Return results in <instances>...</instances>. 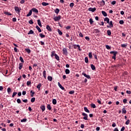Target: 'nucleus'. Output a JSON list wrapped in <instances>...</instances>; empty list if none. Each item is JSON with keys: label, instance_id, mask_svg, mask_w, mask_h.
Instances as JSON below:
<instances>
[{"label": "nucleus", "instance_id": "f257e3e1", "mask_svg": "<svg viewBox=\"0 0 131 131\" xmlns=\"http://www.w3.org/2000/svg\"><path fill=\"white\" fill-rule=\"evenodd\" d=\"M110 54H113V56H112V59L114 60H116V55H117V51H111Z\"/></svg>", "mask_w": 131, "mask_h": 131}, {"label": "nucleus", "instance_id": "f03ea898", "mask_svg": "<svg viewBox=\"0 0 131 131\" xmlns=\"http://www.w3.org/2000/svg\"><path fill=\"white\" fill-rule=\"evenodd\" d=\"M14 10L16 13H17V14H20V13H21V8H19L17 6L14 7Z\"/></svg>", "mask_w": 131, "mask_h": 131}, {"label": "nucleus", "instance_id": "7ed1b4c3", "mask_svg": "<svg viewBox=\"0 0 131 131\" xmlns=\"http://www.w3.org/2000/svg\"><path fill=\"white\" fill-rule=\"evenodd\" d=\"M82 116H84L83 119H84V120H89V119H88V117H89L88 114H85V113H82Z\"/></svg>", "mask_w": 131, "mask_h": 131}, {"label": "nucleus", "instance_id": "20e7f679", "mask_svg": "<svg viewBox=\"0 0 131 131\" xmlns=\"http://www.w3.org/2000/svg\"><path fill=\"white\" fill-rule=\"evenodd\" d=\"M53 19L55 21H60V20L61 19V15H58V16H56V17H54Z\"/></svg>", "mask_w": 131, "mask_h": 131}, {"label": "nucleus", "instance_id": "39448f33", "mask_svg": "<svg viewBox=\"0 0 131 131\" xmlns=\"http://www.w3.org/2000/svg\"><path fill=\"white\" fill-rule=\"evenodd\" d=\"M108 24L109 25L106 26V27L107 28H112V27H113V23L112 22V20H111Z\"/></svg>", "mask_w": 131, "mask_h": 131}, {"label": "nucleus", "instance_id": "423d86ee", "mask_svg": "<svg viewBox=\"0 0 131 131\" xmlns=\"http://www.w3.org/2000/svg\"><path fill=\"white\" fill-rule=\"evenodd\" d=\"M97 10V9H96V8H92L90 7L88 9V11H89V12H92V13H94L96 10Z\"/></svg>", "mask_w": 131, "mask_h": 131}, {"label": "nucleus", "instance_id": "0eeeda50", "mask_svg": "<svg viewBox=\"0 0 131 131\" xmlns=\"http://www.w3.org/2000/svg\"><path fill=\"white\" fill-rule=\"evenodd\" d=\"M73 46L74 47V49H77L78 48V50H79V51H81V49H80V46L79 45H74Z\"/></svg>", "mask_w": 131, "mask_h": 131}, {"label": "nucleus", "instance_id": "6e6552de", "mask_svg": "<svg viewBox=\"0 0 131 131\" xmlns=\"http://www.w3.org/2000/svg\"><path fill=\"white\" fill-rule=\"evenodd\" d=\"M82 75H83L86 78H88V79H91V76L89 75H86V74L84 73H82Z\"/></svg>", "mask_w": 131, "mask_h": 131}, {"label": "nucleus", "instance_id": "1a4fd4ad", "mask_svg": "<svg viewBox=\"0 0 131 131\" xmlns=\"http://www.w3.org/2000/svg\"><path fill=\"white\" fill-rule=\"evenodd\" d=\"M32 11L34 13H36V14H38V10L35 8H33L32 9Z\"/></svg>", "mask_w": 131, "mask_h": 131}, {"label": "nucleus", "instance_id": "9d476101", "mask_svg": "<svg viewBox=\"0 0 131 131\" xmlns=\"http://www.w3.org/2000/svg\"><path fill=\"white\" fill-rule=\"evenodd\" d=\"M62 52H63V54H64L65 55H67V54H68V51H67V49L65 48L62 49Z\"/></svg>", "mask_w": 131, "mask_h": 131}, {"label": "nucleus", "instance_id": "9b49d317", "mask_svg": "<svg viewBox=\"0 0 131 131\" xmlns=\"http://www.w3.org/2000/svg\"><path fill=\"white\" fill-rule=\"evenodd\" d=\"M104 22H106V23H107V24H109L110 19L109 18H108V17H105V18L104 19Z\"/></svg>", "mask_w": 131, "mask_h": 131}, {"label": "nucleus", "instance_id": "f8f14e48", "mask_svg": "<svg viewBox=\"0 0 131 131\" xmlns=\"http://www.w3.org/2000/svg\"><path fill=\"white\" fill-rule=\"evenodd\" d=\"M58 85L60 88V89H61L63 91H64V90H65V88H64V87L63 86H62V85L60 84L59 82H58Z\"/></svg>", "mask_w": 131, "mask_h": 131}, {"label": "nucleus", "instance_id": "ddd939ff", "mask_svg": "<svg viewBox=\"0 0 131 131\" xmlns=\"http://www.w3.org/2000/svg\"><path fill=\"white\" fill-rule=\"evenodd\" d=\"M23 67V63H19V67H18L19 70H21V69H22Z\"/></svg>", "mask_w": 131, "mask_h": 131}, {"label": "nucleus", "instance_id": "4468645a", "mask_svg": "<svg viewBox=\"0 0 131 131\" xmlns=\"http://www.w3.org/2000/svg\"><path fill=\"white\" fill-rule=\"evenodd\" d=\"M93 31L94 33H100V30L98 29H95Z\"/></svg>", "mask_w": 131, "mask_h": 131}, {"label": "nucleus", "instance_id": "2eb2a0df", "mask_svg": "<svg viewBox=\"0 0 131 131\" xmlns=\"http://www.w3.org/2000/svg\"><path fill=\"white\" fill-rule=\"evenodd\" d=\"M55 55H57V54H56V52L55 51H52L51 52V58H53V57H54V56H55Z\"/></svg>", "mask_w": 131, "mask_h": 131}, {"label": "nucleus", "instance_id": "dca6fc26", "mask_svg": "<svg viewBox=\"0 0 131 131\" xmlns=\"http://www.w3.org/2000/svg\"><path fill=\"white\" fill-rule=\"evenodd\" d=\"M101 14H102L103 16L104 17H107V13L104 11H101Z\"/></svg>", "mask_w": 131, "mask_h": 131}, {"label": "nucleus", "instance_id": "f3484780", "mask_svg": "<svg viewBox=\"0 0 131 131\" xmlns=\"http://www.w3.org/2000/svg\"><path fill=\"white\" fill-rule=\"evenodd\" d=\"M32 14V9L29 11V13L27 15V17H29L30 16H31Z\"/></svg>", "mask_w": 131, "mask_h": 131}, {"label": "nucleus", "instance_id": "a211bd4d", "mask_svg": "<svg viewBox=\"0 0 131 131\" xmlns=\"http://www.w3.org/2000/svg\"><path fill=\"white\" fill-rule=\"evenodd\" d=\"M54 12L57 14V15H58L59 14V12H60V9L56 8L55 10H54Z\"/></svg>", "mask_w": 131, "mask_h": 131}, {"label": "nucleus", "instance_id": "6ab92c4d", "mask_svg": "<svg viewBox=\"0 0 131 131\" xmlns=\"http://www.w3.org/2000/svg\"><path fill=\"white\" fill-rule=\"evenodd\" d=\"M42 74L44 78H47V74H46V70H44L43 71Z\"/></svg>", "mask_w": 131, "mask_h": 131}, {"label": "nucleus", "instance_id": "aec40b11", "mask_svg": "<svg viewBox=\"0 0 131 131\" xmlns=\"http://www.w3.org/2000/svg\"><path fill=\"white\" fill-rule=\"evenodd\" d=\"M84 110L85 112H86L87 113H90V110L88 108L86 107H84Z\"/></svg>", "mask_w": 131, "mask_h": 131}, {"label": "nucleus", "instance_id": "412c9836", "mask_svg": "<svg viewBox=\"0 0 131 131\" xmlns=\"http://www.w3.org/2000/svg\"><path fill=\"white\" fill-rule=\"evenodd\" d=\"M41 87V83H39L37 85V89H38V91H40V88Z\"/></svg>", "mask_w": 131, "mask_h": 131}, {"label": "nucleus", "instance_id": "4be33fe9", "mask_svg": "<svg viewBox=\"0 0 131 131\" xmlns=\"http://www.w3.org/2000/svg\"><path fill=\"white\" fill-rule=\"evenodd\" d=\"M46 29H47V30H48V31H52V29L51 28V27H50V26L49 25L47 26Z\"/></svg>", "mask_w": 131, "mask_h": 131}, {"label": "nucleus", "instance_id": "5701e85b", "mask_svg": "<svg viewBox=\"0 0 131 131\" xmlns=\"http://www.w3.org/2000/svg\"><path fill=\"white\" fill-rule=\"evenodd\" d=\"M122 113H123V114H126V111L125 110V107H123L122 109Z\"/></svg>", "mask_w": 131, "mask_h": 131}, {"label": "nucleus", "instance_id": "b1692460", "mask_svg": "<svg viewBox=\"0 0 131 131\" xmlns=\"http://www.w3.org/2000/svg\"><path fill=\"white\" fill-rule=\"evenodd\" d=\"M37 24H38V25H39V26L40 27H42L41 23L40 22V19H38L37 20Z\"/></svg>", "mask_w": 131, "mask_h": 131}, {"label": "nucleus", "instance_id": "393cba45", "mask_svg": "<svg viewBox=\"0 0 131 131\" xmlns=\"http://www.w3.org/2000/svg\"><path fill=\"white\" fill-rule=\"evenodd\" d=\"M52 103L53 105H56V104H57V100H56V99H53L52 100Z\"/></svg>", "mask_w": 131, "mask_h": 131}, {"label": "nucleus", "instance_id": "a878e982", "mask_svg": "<svg viewBox=\"0 0 131 131\" xmlns=\"http://www.w3.org/2000/svg\"><path fill=\"white\" fill-rule=\"evenodd\" d=\"M36 28L38 30V32H41V29H40V28H39L38 26H36Z\"/></svg>", "mask_w": 131, "mask_h": 131}, {"label": "nucleus", "instance_id": "bb28decb", "mask_svg": "<svg viewBox=\"0 0 131 131\" xmlns=\"http://www.w3.org/2000/svg\"><path fill=\"white\" fill-rule=\"evenodd\" d=\"M25 51H26L28 53V54H30V53L31 52V51L30 50V49H29L27 48H26L25 49Z\"/></svg>", "mask_w": 131, "mask_h": 131}, {"label": "nucleus", "instance_id": "cd10ccee", "mask_svg": "<svg viewBox=\"0 0 131 131\" xmlns=\"http://www.w3.org/2000/svg\"><path fill=\"white\" fill-rule=\"evenodd\" d=\"M91 68L93 70H96V67H95L93 64H91Z\"/></svg>", "mask_w": 131, "mask_h": 131}, {"label": "nucleus", "instance_id": "c85d7f7f", "mask_svg": "<svg viewBox=\"0 0 131 131\" xmlns=\"http://www.w3.org/2000/svg\"><path fill=\"white\" fill-rule=\"evenodd\" d=\"M54 57L55 59L57 60V61H59L60 60V57H59V56H58V55L55 54Z\"/></svg>", "mask_w": 131, "mask_h": 131}, {"label": "nucleus", "instance_id": "c756f323", "mask_svg": "<svg viewBox=\"0 0 131 131\" xmlns=\"http://www.w3.org/2000/svg\"><path fill=\"white\" fill-rule=\"evenodd\" d=\"M4 14L5 15H7L8 16H12V13L8 12H4Z\"/></svg>", "mask_w": 131, "mask_h": 131}, {"label": "nucleus", "instance_id": "7c9ffc66", "mask_svg": "<svg viewBox=\"0 0 131 131\" xmlns=\"http://www.w3.org/2000/svg\"><path fill=\"white\" fill-rule=\"evenodd\" d=\"M30 94H31V97H33V96H34V94H35V93L33 91L31 90L30 91Z\"/></svg>", "mask_w": 131, "mask_h": 131}, {"label": "nucleus", "instance_id": "2f4dec72", "mask_svg": "<svg viewBox=\"0 0 131 131\" xmlns=\"http://www.w3.org/2000/svg\"><path fill=\"white\" fill-rule=\"evenodd\" d=\"M47 108L48 110H52V106H51L50 104H47Z\"/></svg>", "mask_w": 131, "mask_h": 131}, {"label": "nucleus", "instance_id": "473e14b6", "mask_svg": "<svg viewBox=\"0 0 131 131\" xmlns=\"http://www.w3.org/2000/svg\"><path fill=\"white\" fill-rule=\"evenodd\" d=\"M41 109L42 112H43V111H45V110H46V106H45V105H42V106H41Z\"/></svg>", "mask_w": 131, "mask_h": 131}, {"label": "nucleus", "instance_id": "72a5a7b5", "mask_svg": "<svg viewBox=\"0 0 131 131\" xmlns=\"http://www.w3.org/2000/svg\"><path fill=\"white\" fill-rule=\"evenodd\" d=\"M39 35V37H41V38H43V37H46V35L42 34V33H40Z\"/></svg>", "mask_w": 131, "mask_h": 131}, {"label": "nucleus", "instance_id": "f704fd0d", "mask_svg": "<svg viewBox=\"0 0 131 131\" xmlns=\"http://www.w3.org/2000/svg\"><path fill=\"white\" fill-rule=\"evenodd\" d=\"M66 72V74H69V73H70V70H69V69H66L65 71Z\"/></svg>", "mask_w": 131, "mask_h": 131}, {"label": "nucleus", "instance_id": "c9c22d12", "mask_svg": "<svg viewBox=\"0 0 131 131\" xmlns=\"http://www.w3.org/2000/svg\"><path fill=\"white\" fill-rule=\"evenodd\" d=\"M48 80L49 81H52V80H53V78L52 77V76H49L48 77Z\"/></svg>", "mask_w": 131, "mask_h": 131}, {"label": "nucleus", "instance_id": "e433bc0d", "mask_svg": "<svg viewBox=\"0 0 131 131\" xmlns=\"http://www.w3.org/2000/svg\"><path fill=\"white\" fill-rule=\"evenodd\" d=\"M42 5L46 7L47 6H49V3H46V2H42Z\"/></svg>", "mask_w": 131, "mask_h": 131}, {"label": "nucleus", "instance_id": "4c0bfd02", "mask_svg": "<svg viewBox=\"0 0 131 131\" xmlns=\"http://www.w3.org/2000/svg\"><path fill=\"white\" fill-rule=\"evenodd\" d=\"M101 6H105V1L104 0H102L100 2Z\"/></svg>", "mask_w": 131, "mask_h": 131}, {"label": "nucleus", "instance_id": "58836bf2", "mask_svg": "<svg viewBox=\"0 0 131 131\" xmlns=\"http://www.w3.org/2000/svg\"><path fill=\"white\" fill-rule=\"evenodd\" d=\"M91 108H93L94 109H95V108H96V104H95L94 103H92L91 104Z\"/></svg>", "mask_w": 131, "mask_h": 131}, {"label": "nucleus", "instance_id": "ea45409f", "mask_svg": "<svg viewBox=\"0 0 131 131\" xmlns=\"http://www.w3.org/2000/svg\"><path fill=\"white\" fill-rule=\"evenodd\" d=\"M92 52H90L89 53V57L90 58V59H92V58H93V54H92Z\"/></svg>", "mask_w": 131, "mask_h": 131}, {"label": "nucleus", "instance_id": "a19ab883", "mask_svg": "<svg viewBox=\"0 0 131 131\" xmlns=\"http://www.w3.org/2000/svg\"><path fill=\"white\" fill-rule=\"evenodd\" d=\"M107 35H108V36H110V35H111V31H110V30H108L107 31Z\"/></svg>", "mask_w": 131, "mask_h": 131}, {"label": "nucleus", "instance_id": "79ce46f5", "mask_svg": "<svg viewBox=\"0 0 131 131\" xmlns=\"http://www.w3.org/2000/svg\"><path fill=\"white\" fill-rule=\"evenodd\" d=\"M31 103H34V102H35V98L34 97L32 98L31 99Z\"/></svg>", "mask_w": 131, "mask_h": 131}, {"label": "nucleus", "instance_id": "37998d69", "mask_svg": "<svg viewBox=\"0 0 131 131\" xmlns=\"http://www.w3.org/2000/svg\"><path fill=\"white\" fill-rule=\"evenodd\" d=\"M11 92H12V89H11L10 88H8L7 89V92L8 94H10Z\"/></svg>", "mask_w": 131, "mask_h": 131}, {"label": "nucleus", "instance_id": "c03bdc74", "mask_svg": "<svg viewBox=\"0 0 131 131\" xmlns=\"http://www.w3.org/2000/svg\"><path fill=\"white\" fill-rule=\"evenodd\" d=\"M57 31L58 32V34H59V35H62V34H63V33L62 32V31H61L60 30V29H58Z\"/></svg>", "mask_w": 131, "mask_h": 131}, {"label": "nucleus", "instance_id": "a18cd8bd", "mask_svg": "<svg viewBox=\"0 0 131 131\" xmlns=\"http://www.w3.org/2000/svg\"><path fill=\"white\" fill-rule=\"evenodd\" d=\"M79 33V36H80V37H83V35L82 34V33L80 32H78Z\"/></svg>", "mask_w": 131, "mask_h": 131}, {"label": "nucleus", "instance_id": "49530a36", "mask_svg": "<svg viewBox=\"0 0 131 131\" xmlns=\"http://www.w3.org/2000/svg\"><path fill=\"white\" fill-rule=\"evenodd\" d=\"M34 33V32L31 30L28 33V34H33Z\"/></svg>", "mask_w": 131, "mask_h": 131}, {"label": "nucleus", "instance_id": "de8ad7c7", "mask_svg": "<svg viewBox=\"0 0 131 131\" xmlns=\"http://www.w3.org/2000/svg\"><path fill=\"white\" fill-rule=\"evenodd\" d=\"M30 84H31V81H28L27 82V85L28 86H29V85H30Z\"/></svg>", "mask_w": 131, "mask_h": 131}, {"label": "nucleus", "instance_id": "09e8293b", "mask_svg": "<svg viewBox=\"0 0 131 131\" xmlns=\"http://www.w3.org/2000/svg\"><path fill=\"white\" fill-rule=\"evenodd\" d=\"M21 122H26L27 121V119L25 118L20 120Z\"/></svg>", "mask_w": 131, "mask_h": 131}, {"label": "nucleus", "instance_id": "8fccbe9b", "mask_svg": "<svg viewBox=\"0 0 131 131\" xmlns=\"http://www.w3.org/2000/svg\"><path fill=\"white\" fill-rule=\"evenodd\" d=\"M19 60H20V62H21V63H24V60L23 59V58L22 57L20 56L19 57Z\"/></svg>", "mask_w": 131, "mask_h": 131}, {"label": "nucleus", "instance_id": "3c124183", "mask_svg": "<svg viewBox=\"0 0 131 131\" xmlns=\"http://www.w3.org/2000/svg\"><path fill=\"white\" fill-rule=\"evenodd\" d=\"M17 94H18V93L17 92H13V94H12V98H14L15 96H16V95H17Z\"/></svg>", "mask_w": 131, "mask_h": 131}, {"label": "nucleus", "instance_id": "603ef678", "mask_svg": "<svg viewBox=\"0 0 131 131\" xmlns=\"http://www.w3.org/2000/svg\"><path fill=\"white\" fill-rule=\"evenodd\" d=\"M129 122H130V120L129 119L127 120V121L125 122V124L126 125H128V124H129Z\"/></svg>", "mask_w": 131, "mask_h": 131}, {"label": "nucleus", "instance_id": "864d4df0", "mask_svg": "<svg viewBox=\"0 0 131 131\" xmlns=\"http://www.w3.org/2000/svg\"><path fill=\"white\" fill-rule=\"evenodd\" d=\"M16 101H17V103H18V104H21V99L18 98Z\"/></svg>", "mask_w": 131, "mask_h": 131}, {"label": "nucleus", "instance_id": "5fc2aeb1", "mask_svg": "<svg viewBox=\"0 0 131 131\" xmlns=\"http://www.w3.org/2000/svg\"><path fill=\"white\" fill-rule=\"evenodd\" d=\"M70 7L71 8H73V7H74V3H70Z\"/></svg>", "mask_w": 131, "mask_h": 131}, {"label": "nucleus", "instance_id": "6e6d98bb", "mask_svg": "<svg viewBox=\"0 0 131 131\" xmlns=\"http://www.w3.org/2000/svg\"><path fill=\"white\" fill-rule=\"evenodd\" d=\"M85 62L86 63H89V58H88V57H85Z\"/></svg>", "mask_w": 131, "mask_h": 131}, {"label": "nucleus", "instance_id": "4d7b16f0", "mask_svg": "<svg viewBox=\"0 0 131 131\" xmlns=\"http://www.w3.org/2000/svg\"><path fill=\"white\" fill-rule=\"evenodd\" d=\"M105 48H106V49H107V50H110V49H111V47H110V46H109V45H106Z\"/></svg>", "mask_w": 131, "mask_h": 131}, {"label": "nucleus", "instance_id": "13d9d810", "mask_svg": "<svg viewBox=\"0 0 131 131\" xmlns=\"http://www.w3.org/2000/svg\"><path fill=\"white\" fill-rule=\"evenodd\" d=\"M127 45H126V44H122L121 45V47H122V48H126V46H127Z\"/></svg>", "mask_w": 131, "mask_h": 131}, {"label": "nucleus", "instance_id": "bf43d9fd", "mask_svg": "<svg viewBox=\"0 0 131 131\" xmlns=\"http://www.w3.org/2000/svg\"><path fill=\"white\" fill-rule=\"evenodd\" d=\"M127 102V100L126 99H124L123 100V102L124 103V104H126Z\"/></svg>", "mask_w": 131, "mask_h": 131}, {"label": "nucleus", "instance_id": "052dcab7", "mask_svg": "<svg viewBox=\"0 0 131 131\" xmlns=\"http://www.w3.org/2000/svg\"><path fill=\"white\" fill-rule=\"evenodd\" d=\"M69 94H70V95H73V94H74V91H71L69 92Z\"/></svg>", "mask_w": 131, "mask_h": 131}, {"label": "nucleus", "instance_id": "680f3d73", "mask_svg": "<svg viewBox=\"0 0 131 131\" xmlns=\"http://www.w3.org/2000/svg\"><path fill=\"white\" fill-rule=\"evenodd\" d=\"M116 4V1H114L111 2V5H113V6H114V5H115Z\"/></svg>", "mask_w": 131, "mask_h": 131}, {"label": "nucleus", "instance_id": "e2e57ef3", "mask_svg": "<svg viewBox=\"0 0 131 131\" xmlns=\"http://www.w3.org/2000/svg\"><path fill=\"white\" fill-rule=\"evenodd\" d=\"M89 21H90V24H93V23H94V21H93V19H92V18L90 19Z\"/></svg>", "mask_w": 131, "mask_h": 131}, {"label": "nucleus", "instance_id": "0e129e2a", "mask_svg": "<svg viewBox=\"0 0 131 131\" xmlns=\"http://www.w3.org/2000/svg\"><path fill=\"white\" fill-rule=\"evenodd\" d=\"M119 23H120V24H121V25H122V24H123L124 23V21H123V20H121L119 21Z\"/></svg>", "mask_w": 131, "mask_h": 131}, {"label": "nucleus", "instance_id": "69168bd1", "mask_svg": "<svg viewBox=\"0 0 131 131\" xmlns=\"http://www.w3.org/2000/svg\"><path fill=\"white\" fill-rule=\"evenodd\" d=\"M85 39H86V40H87L88 41H90V37L86 36L85 37Z\"/></svg>", "mask_w": 131, "mask_h": 131}, {"label": "nucleus", "instance_id": "338daca9", "mask_svg": "<svg viewBox=\"0 0 131 131\" xmlns=\"http://www.w3.org/2000/svg\"><path fill=\"white\" fill-rule=\"evenodd\" d=\"M29 24H33V20L32 19H31L29 21Z\"/></svg>", "mask_w": 131, "mask_h": 131}, {"label": "nucleus", "instance_id": "774afa93", "mask_svg": "<svg viewBox=\"0 0 131 131\" xmlns=\"http://www.w3.org/2000/svg\"><path fill=\"white\" fill-rule=\"evenodd\" d=\"M124 129H125V127L122 126V127L121 128L120 131H124Z\"/></svg>", "mask_w": 131, "mask_h": 131}]
</instances>
